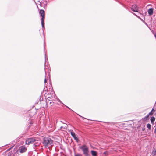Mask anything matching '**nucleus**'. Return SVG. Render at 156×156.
Returning a JSON list of instances; mask_svg holds the SVG:
<instances>
[{
	"label": "nucleus",
	"instance_id": "f257e3e1",
	"mask_svg": "<svg viewBox=\"0 0 156 156\" xmlns=\"http://www.w3.org/2000/svg\"><path fill=\"white\" fill-rule=\"evenodd\" d=\"M53 143V140L49 137H44L43 138L42 144L45 146L51 145Z\"/></svg>",
	"mask_w": 156,
	"mask_h": 156
},
{
	"label": "nucleus",
	"instance_id": "f03ea898",
	"mask_svg": "<svg viewBox=\"0 0 156 156\" xmlns=\"http://www.w3.org/2000/svg\"><path fill=\"white\" fill-rule=\"evenodd\" d=\"M80 148L82 150L83 153L85 156H88L89 152L88 148L86 145H82L80 147Z\"/></svg>",
	"mask_w": 156,
	"mask_h": 156
},
{
	"label": "nucleus",
	"instance_id": "7ed1b4c3",
	"mask_svg": "<svg viewBox=\"0 0 156 156\" xmlns=\"http://www.w3.org/2000/svg\"><path fill=\"white\" fill-rule=\"evenodd\" d=\"M35 138H31L28 139L26 141V144H30L33 143L36 141Z\"/></svg>",
	"mask_w": 156,
	"mask_h": 156
},
{
	"label": "nucleus",
	"instance_id": "20e7f679",
	"mask_svg": "<svg viewBox=\"0 0 156 156\" xmlns=\"http://www.w3.org/2000/svg\"><path fill=\"white\" fill-rule=\"evenodd\" d=\"M138 7L136 4L133 5L131 8V10L134 12H138Z\"/></svg>",
	"mask_w": 156,
	"mask_h": 156
},
{
	"label": "nucleus",
	"instance_id": "39448f33",
	"mask_svg": "<svg viewBox=\"0 0 156 156\" xmlns=\"http://www.w3.org/2000/svg\"><path fill=\"white\" fill-rule=\"evenodd\" d=\"M19 150L20 152L22 153L26 151L27 148L24 146H22L20 147Z\"/></svg>",
	"mask_w": 156,
	"mask_h": 156
},
{
	"label": "nucleus",
	"instance_id": "423d86ee",
	"mask_svg": "<svg viewBox=\"0 0 156 156\" xmlns=\"http://www.w3.org/2000/svg\"><path fill=\"white\" fill-rule=\"evenodd\" d=\"M70 134L71 136L73 137L74 139L76 140V141L78 142L79 141L78 138L76 136L75 133L72 130H70Z\"/></svg>",
	"mask_w": 156,
	"mask_h": 156
},
{
	"label": "nucleus",
	"instance_id": "0eeeda50",
	"mask_svg": "<svg viewBox=\"0 0 156 156\" xmlns=\"http://www.w3.org/2000/svg\"><path fill=\"white\" fill-rule=\"evenodd\" d=\"M39 13L41 16H42V18H41V20H44L45 18V13L44 10L42 9L40 10Z\"/></svg>",
	"mask_w": 156,
	"mask_h": 156
},
{
	"label": "nucleus",
	"instance_id": "6e6552de",
	"mask_svg": "<svg viewBox=\"0 0 156 156\" xmlns=\"http://www.w3.org/2000/svg\"><path fill=\"white\" fill-rule=\"evenodd\" d=\"M154 9L153 8H150L148 10V12L150 16H151L153 15Z\"/></svg>",
	"mask_w": 156,
	"mask_h": 156
},
{
	"label": "nucleus",
	"instance_id": "1a4fd4ad",
	"mask_svg": "<svg viewBox=\"0 0 156 156\" xmlns=\"http://www.w3.org/2000/svg\"><path fill=\"white\" fill-rule=\"evenodd\" d=\"M41 4L42 5L43 4L44 5V7L46 6L47 4V1L46 0H42L41 1Z\"/></svg>",
	"mask_w": 156,
	"mask_h": 156
},
{
	"label": "nucleus",
	"instance_id": "9d476101",
	"mask_svg": "<svg viewBox=\"0 0 156 156\" xmlns=\"http://www.w3.org/2000/svg\"><path fill=\"white\" fill-rule=\"evenodd\" d=\"M118 2L119 3L120 5H121L122 6L125 8L126 9L128 10V11H130L129 9L128 8V7L126 5H124L120 2L118 1Z\"/></svg>",
	"mask_w": 156,
	"mask_h": 156
},
{
	"label": "nucleus",
	"instance_id": "9b49d317",
	"mask_svg": "<svg viewBox=\"0 0 156 156\" xmlns=\"http://www.w3.org/2000/svg\"><path fill=\"white\" fill-rule=\"evenodd\" d=\"M91 152L92 156H97L96 151H91Z\"/></svg>",
	"mask_w": 156,
	"mask_h": 156
},
{
	"label": "nucleus",
	"instance_id": "f8f14e48",
	"mask_svg": "<svg viewBox=\"0 0 156 156\" xmlns=\"http://www.w3.org/2000/svg\"><path fill=\"white\" fill-rule=\"evenodd\" d=\"M155 120V118L153 116H152L151 118V123L153 124Z\"/></svg>",
	"mask_w": 156,
	"mask_h": 156
},
{
	"label": "nucleus",
	"instance_id": "ddd939ff",
	"mask_svg": "<svg viewBox=\"0 0 156 156\" xmlns=\"http://www.w3.org/2000/svg\"><path fill=\"white\" fill-rule=\"evenodd\" d=\"M40 143L38 142H36L35 143H34L33 144V147H35L39 145Z\"/></svg>",
	"mask_w": 156,
	"mask_h": 156
},
{
	"label": "nucleus",
	"instance_id": "4468645a",
	"mask_svg": "<svg viewBox=\"0 0 156 156\" xmlns=\"http://www.w3.org/2000/svg\"><path fill=\"white\" fill-rule=\"evenodd\" d=\"M44 20H41L42 27L43 28H44Z\"/></svg>",
	"mask_w": 156,
	"mask_h": 156
},
{
	"label": "nucleus",
	"instance_id": "2eb2a0df",
	"mask_svg": "<svg viewBox=\"0 0 156 156\" xmlns=\"http://www.w3.org/2000/svg\"><path fill=\"white\" fill-rule=\"evenodd\" d=\"M147 127L149 130H151V126L150 124L148 123L147 125Z\"/></svg>",
	"mask_w": 156,
	"mask_h": 156
},
{
	"label": "nucleus",
	"instance_id": "dca6fc26",
	"mask_svg": "<svg viewBox=\"0 0 156 156\" xmlns=\"http://www.w3.org/2000/svg\"><path fill=\"white\" fill-rule=\"evenodd\" d=\"M131 12L133 14V15H135L136 16L137 18H138L140 20H141L142 19L139 16H138L135 13L133 12Z\"/></svg>",
	"mask_w": 156,
	"mask_h": 156
},
{
	"label": "nucleus",
	"instance_id": "f3484780",
	"mask_svg": "<svg viewBox=\"0 0 156 156\" xmlns=\"http://www.w3.org/2000/svg\"><path fill=\"white\" fill-rule=\"evenodd\" d=\"M152 154L153 156H156V150L152 152Z\"/></svg>",
	"mask_w": 156,
	"mask_h": 156
},
{
	"label": "nucleus",
	"instance_id": "a211bd4d",
	"mask_svg": "<svg viewBox=\"0 0 156 156\" xmlns=\"http://www.w3.org/2000/svg\"><path fill=\"white\" fill-rule=\"evenodd\" d=\"M154 113L151 111L148 114L149 116V115H153Z\"/></svg>",
	"mask_w": 156,
	"mask_h": 156
},
{
	"label": "nucleus",
	"instance_id": "6ab92c4d",
	"mask_svg": "<svg viewBox=\"0 0 156 156\" xmlns=\"http://www.w3.org/2000/svg\"><path fill=\"white\" fill-rule=\"evenodd\" d=\"M149 117V115H147L146 116H145L144 117V119H147Z\"/></svg>",
	"mask_w": 156,
	"mask_h": 156
},
{
	"label": "nucleus",
	"instance_id": "aec40b11",
	"mask_svg": "<svg viewBox=\"0 0 156 156\" xmlns=\"http://www.w3.org/2000/svg\"><path fill=\"white\" fill-rule=\"evenodd\" d=\"M64 105H65L66 108H68L69 109V110L72 111H73L72 110L71 108H70L69 107H68V106H67L65 105V104Z\"/></svg>",
	"mask_w": 156,
	"mask_h": 156
},
{
	"label": "nucleus",
	"instance_id": "412c9836",
	"mask_svg": "<svg viewBox=\"0 0 156 156\" xmlns=\"http://www.w3.org/2000/svg\"><path fill=\"white\" fill-rule=\"evenodd\" d=\"M64 105H65L66 108H68L69 109V110L72 111H73L72 110L71 108H70L69 107H68V106H67L65 105V104Z\"/></svg>",
	"mask_w": 156,
	"mask_h": 156
},
{
	"label": "nucleus",
	"instance_id": "4be33fe9",
	"mask_svg": "<svg viewBox=\"0 0 156 156\" xmlns=\"http://www.w3.org/2000/svg\"><path fill=\"white\" fill-rule=\"evenodd\" d=\"M64 105H65L66 108H68L69 109V110L72 111H73L72 110L71 108H70L69 107H68V106H67L65 105V104Z\"/></svg>",
	"mask_w": 156,
	"mask_h": 156
},
{
	"label": "nucleus",
	"instance_id": "5701e85b",
	"mask_svg": "<svg viewBox=\"0 0 156 156\" xmlns=\"http://www.w3.org/2000/svg\"><path fill=\"white\" fill-rule=\"evenodd\" d=\"M46 60H48V58L46 57V55L45 54V63L44 64H45V62Z\"/></svg>",
	"mask_w": 156,
	"mask_h": 156
},
{
	"label": "nucleus",
	"instance_id": "b1692460",
	"mask_svg": "<svg viewBox=\"0 0 156 156\" xmlns=\"http://www.w3.org/2000/svg\"><path fill=\"white\" fill-rule=\"evenodd\" d=\"M77 114L78 115H79L80 117H82V118H83V119H87V120H89L88 119H87V118H85L83 117V116H81L80 115H79V114Z\"/></svg>",
	"mask_w": 156,
	"mask_h": 156
},
{
	"label": "nucleus",
	"instance_id": "393cba45",
	"mask_svg": "<svg viewBox=\"0 0 156 156\" xmlns=\"http://www.w3.org/2000/svg\"><path fill=\"white\" fill-rule=\"evenodd\" d=\"M153 113L155 111V110H154V108H153L151 111Z\"/></svg>",
	"mask_w": 156,
	"mask_h": 156
},
{
	"label": "nucleus",
	"instance_id": "a878e982",
	"mask_svg": "<svg viewBox=\"0 0 156 156\" xmlns=\"http://www.w3.org/2000/svg\"><path fill=\"white\" fill-rule=\"evenodd\" d=\"M105 122V123H109L110 124H114L112 122Z\"/></svg>",
	"mask_w": 156,
	"mask_h": 156
},
{
	"label": "nucleus",
	"instance_id": "bb28decb",
	"mask_svg": "<svg viewBox=\"0 0 156 156\" xmlns=\"http://www.w3.org/2000/svg\"><path fill=\"white\" fill-rule=\"evenodd\" d=\"M58 101L60 103L62 104L63 105H64L59 99L58 100Z\"/></svg>",
	"mask_w": 156,
	"mask_h": 156
},
{
	"label": "nucleus",
	"instance_id": "cd10ccee",
	"mask_svg": "<svg viewBox=\"0 0 156 156\" xmlns=\"http://www.w3.org/2000/svg\"><path fill=\"white\" fill-rule=\"evenodd\" d=\"M141 20L146 25H147V24L146 23V22L144 21L142 19Z\"/></svg>",
	"mask_w": 156,
	"mask_h": 156
},
{
	"label": "nucleus",
	"instance_id": "c85d7f7f",
	"mask_svg": "<svg viewBox=\"0 0 156 156\" xmlns=\"http://www.w3.org/2000/svg\"><path fill=\"white\" fill-rule=\"evenodd\" d=\"M142 131H144L145 130V128L144 127H143L142 128Z\"/></svg>",
	"mask_w": 156,
	"mask_h": 156
},
{
	"label": "nucleus",
	"instance_id": "c756f323",
	"mask_svg": "<svg viewBox=\"0 0 156 156\" xmlns=\"http://www.w3.org/2000/svg\"><path fill=\"white\" fill-rule=\"evenodd\" d=\"M107 151H105L104 152V154L105 155H106L107 154Z\"/></svg>",
	"mask_w": 156,
	"mask_h": 156
},
{
	"label": "nucleus",
	"instance_id": "7c9ffc66",
	"mask_svg": "<svg viewBox=\"0 0 156 156\" xmlns=\"http://www.w3.org/2000/svg\"><path fill=\"white\" fill-rule=\"evenodd\" d=\"M75 156H82L80 154H76L75 155Z\"/></svg>",
	"mask_w": 156,
	"mask_h": 156
},
{
	"label": "nucleus",
	"instance_id": "2f4dec72",
	"mask_svg": "<svg viewBox=\"0 0 156 156\" xmlns=\"http://www.w3.org/2000/svg\"><path fill=\"white\" fill-rule=\"evenodd\" d=\"M154 133H156V127L155 128V130L154 131Z\"/></svg>",
	"mask_w": 156,
	"mask_h": 156
},
{
	"label": "nucleus",
	"instance_id": "473e14b6",
	"mask_svg": "<svg viewBox=\"0 0 156 156\" xmlns=\"http://www.w3.org/2000/svg\"><path fill=\"white\" fill-rule=\"evenodd\" d=\"M44 82L45 83L47 82V80H46V78H45L44 79Z\"/></svg>",
	"mask_w": 156,
	"mask_h": 156
},
{
	"label": "nucleus",
	"instance_id": "72a5a7b5",
	"mask_svg": "<svg viewBox=\"0 0 156 156\" xmlns=\"http://www.w3.org/2000/svg\"><path fill=\"white\" fill-rule=\"evenodd\" d=\"M60 122H62V123H64L63 122H62V121H60Z\"/></svg>",
	"mask_w": 156,
	"mask_h": 156
},
{
	"label": "nucleus",
	"instance_id": "f704fd0d",
	"mask_svg": "<svg viewBox=\"0 0 156 156\" xmlns=\"http://www.w3.org/2000/svg\"><path fill=\"white\" fill-rule=\"evenodd\" d=\"M62 128V126H61V127H60V129H61V128Z\"/></svg>",
	"mask_w": 156,
	"mask_h": 156
},
{
	"label": "nucleus",
	"instance_id": "c9c22d12",
	"mask_svg": "<svg viewBox=\"0 0 156 156\" xmlns=\"http://www.w3.org/2000/svg\"><path fill=\"white\" fill-rule=\"evenodd\" d=\"M30 124H32V122H31V123H30Z\"/></svg>",
	"mask_w": 156,
	"mask_h": 156
}]
</instances>
